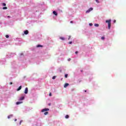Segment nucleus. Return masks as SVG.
<instances>
[{
  "instance_id": "1",
  "label": "nucleus",
  "mask_w": 126,
  "mask_h": 126,
  "mask_svg": "<svg viewBox=\"0 0 126 126\" xmlns=\"http://www.w3.org/2000/svg\"><path fill=\"white\" fill-rule=\"evenodd\" d=\"M112 22L111 20H108L105 21L106 23L108 24V29H111V22Z\"/></svg>"
},
{
  "instance_id": "2",
  "label": "nucleus",
  "mask_w": 126,
  "mask_h": 126,
  "mask_svg": "<svg viewBox=\"0 0 126 126\" xmlns=\"http://www.w3.org/2000/svg\"><path fill=\"white\" fill-rule=\"evenodd\" d=\"M93 10V8H90L87 11H86V13H89L90 11H92Z\"/></svg>"
},
{
  "instance_id": "3",
  "label": "nucleus",
  "mask_w": 126,
  "mask_h": 126,
  "mask_svg": "<svg viewBox=\"0 0 126 126\" xmlns=\"http://www.w3.org/2000/svg\"><path fill=\"white\" fill-rule=\"evenodd\" d=\"M49 108H44L41 110L42 113H43V112H47V111H49Z\"/></svg>"
},
{
  "instance_id": "4",
  "label": "nucleus",
  "mask_w": 126,
  "mask_h": 126,
  "mask_svg": "<svg viewBox=\"0 0 126 126\" xmlns=\"http://www.w3.org/2000/svg\"><path fill=\"white\" fill-rule=\"evenodd\" d=\"M28 93V88H26L25 90V94H27Z\"/></svg>"
},
{
  "instance_id": "5",
  "label": "nucleus",
  "mask_w": 126,
  "mask_h": 126,
  "mask_svg": "<svg viewBox=\"0 0 126 126\" xmlns=\"http://www.w3.org/2000/svg\"><path fill=\"white\" fill-rule=\"evenodd\" d=\"M24 34H25V35H28V34H29V32L28 30H26L24 32Z\"/></svg>"
},
{
  "instance_id": "6",
  "label": "nucleus",
  "mask_w": 126,
  "mask_h": 126,
  "mask_svg": "<svg viewBox=\"0 0 126 126\" xmlns=\"http://www.w3.org/2000/svg\"><path fill=\"white\" fill-rule=\"evenodd\" d=\"M68 85H69V84L68 83H65L64 85V88H66V87H67V86H68Z\"/></svg>"
},
{
  "instance_id": "7",
  "label": "nucleus",
  "mask_w": 126,
  "mask_h": 126,
  "mask_svg": "<svg viewBox=\"0 0 126 126\" xmlns=\"http://www.w3.org/2000/svg\"><path fill=\"white\" fill-rule=\"evenodd\" d=\"M53 14H54V15H56V16H58V13H57V12H56V11H54L53 12Z\"/></svg>"
},
{
  "instance_id": "8",
  "label": "nucleus",
  "mask_w": 126,
  "mask_h": 126,
  "mask_svg": "<svg viewBox=\"0 0 126 126\" xmlns=\"http://www.w3.org/2000/svg\"><path fill=\"white\" fill-rule=\"evenodd\" d=\"M21 88H22V86H20L17 89V91H19V90H21Z\"/></svg>"
},
{
  "instance_id": "9",
  "label": "nucleus",
  "mask_w": 126,
  "mask_h": 126,
  "mask_svg": "<svg viewBox=\"0 0 126 126\" xmlns=\"http://www.w3.org/2000/svg\"><path fill=\"white\" fill-rule=\"evenodd\" d=\"M60 39L61 40H63V41H64L65 40V38H64V37H60Z\"/></svg>"
},
{
  "instance_id": "10",
  "label": "nucleus",
  "mask_w": 126,
  "mask_h": 126,
  "mask_svg": "<svg viewBox=\"0 0 126 126\" xmlns=\"http://www.w3.org/2000/svg\"><path fill=\"white\" fill-rule=\"evenodd\" d=\"M19 104H22V101H18L16 102V105H19Z\"/></svg>"
},
{
  "instance_id": "11",
  "label": "nucleus",
  "mask_w": 126,
  "mask_h": 126,
  "mask_svg": "<svg viewBox=\"0 0 126 126\" xmlns=\"http://www.w3.org/2000/svg\"><path fill=\"white\" fill-rule=\"evenodd\" d=\"M37 48H40V47H41V48H43V45H37L36 46Z\"/></svg>"
},
{
  "instance_id": "12",
  "label": "nucleus",
  "mask_w": 126,
  "mask_h": 126,
  "mask_svg": "<svg viewBox=\"0 0 126 126\" xmlns=\"http://www.w3.org/2000/svg\"><path fill=\"white\" fill-rule=\"evenodd\" d=\"M23 100H24V96H22V97L20 98V101H22Z\"/></svg>"
},
{
  "instance_id": "13",
  "label": "nucleus",
  "mask_w": 126,
  "mask_h": 126,
  "mask_svg": "<svg viewBox=\"0 0 126 126\" xmlns=\"http://www.w3.org/2000/svg\"><path fill=\"white\" fill-rule=\"evenodd\" d=\"M48 114H49V112H47V111H46V112L44 113L45 116H47V115H48Z\"/></svg>"
},
{
  "instance_id": "14",
  "label": "nucleus",
  "mask_w": 126,
  "mask_h": 126,
  "mask_svg": "<svg viewBox=\"0 0 126 126\" xmlns=\"http://www.w3.org/2000/svg\"><path fill=\"white\" fill-rule=\"evenodd\" d=\"M94 26H95V27H99V24H94Z\"/></svg>"
},
{
  "instance_id": "15",
  "label": "nucleus",
  "mask_w": 126,
  "mask_h": 126,
  "mask_svg": "<svg viewBox=\"0 0 126 126\" xmlns=\"http://www.w3.org/2000/svg\"><path fill=\"white\" fill-rule=\"evenodd\" d=\"M65 119H68L69 118V116L68 115H66L65 117Z\"/></svg>"
},
{
  "instance_id": "16",
  "label": "nucleus",
  "mask_w": 126,
  "mask_h": 126,
  "mask_svg": "<svg viewBox=\"0 0 126 126\" xmlns=\"http://www.w3.org/2000/svg\"><path fill=\"white\" fill-rule=\"evenodd\" d=\"M11 117H12V115H9V116H8V119H10V118H11Z\"/></svg>"
},
{
  "instance_id": "17",
  "label": "nucleus",
  "mask_w": 126,
  "mask_h": 126,
  "mask_svg": "<svg viewBox=\"0 0 126 126\" xmlns=\"http://www.w3.org/2000/svg\"><path fill=\"white\" fill-rule=\"evenodd\" d=\"M2 6H6V4H5V3H2Z\"/></svg>"
},
{
  "instance_id": "18",
  "label": "nucleus",
  "mask_w": 126,
  "mask_h": 126,
  "mask_svg": "<svg viewBox=\"0 0 126 126\" xmlns=\"http://www.w3.org/2000/svg\"><path fill=\"white\" fill-rule=\"evenodd\" d=\"M67 76H68L67 74H65V78H67Z\"/></svg>"
},
{
  "instance_id": "19",
  "label": "nucleus",
  "mask_w": 126,
  "mask_h": 126,
  "mask_svg": "<svg viewBox=\"0 0 126 126\" xmlns=\"http://www.w3.org/2000/svg\"><path fill=\"white\" fill-rule=\"evenodd\" d=\"M5 37H6V38H9V35H6Z\"/></svg>"
},
{
  "instance_id": "20",
  "label": "nucleus",
  "mask_w": 126,
  "mask_h": 126,
  "mask_svg": "<svg viewBox=\"0 0 126 126\" xmlns=\"http://www.w3.org/2000/svg\"><path fill=\"white\" fill-rule=\"evenodd\" d=\"M3 9H7V7H3Z\"/></svg>"
},
{
  "instance_id": "21",
  "label": "nucleus",
  "mask_w": 126,
  "mask_h": 126,
  "mask_svg": "<svg viewBox=\"0 0 126 126\" xmlns=\"http://www.w3.org/2000/svg\"><path fill=\"white\" fill-rule=\"evenodd\" d=\"M101 39H102V40H104V39H105V37L102 36V37H101Z\"/></svg>"
},
{
  "instance_id": "22",
  "label": "nucleus",
  "mask_w": 126,
  "mask_h": 126,
  "mask_svg": "<svg viewBox=\"0 0 126 126\" xmlns=\"http://www.w3.org/2000/svg\"><path fill=\"white\" fill-rule=\"evenodd\" d=\"M52 79H56V76H53Z\"/></svg>"
},
{
  "instance_id": "23",
  "label": "nucleus",
  "mask_w": 126,
  "mask_h": 126,
  "mask_svg": "<svg viewBox=\"0 0 126 126\" xmlns=\"http://www.w3.org/2000/svg\"><path fill=\"white\" fill-rule=\"evenodd\" d=\"M89 25H90V26H93V24H92V23H90Z\"/></svg>"
},
{
  "instance_id": "24",
  "label": "nucleus",
  "mask_w": 126,
  "mask_h": 126,
  "mask_svg": "<svg viewBox=\"0 0 126 126\" xmlns=\"http://www.w3.org/2000/svg\"><path fill=\"white\" fill-rule=\"evenodd\" d=\"M68 44H72V41H70L68 42Z\"/></svg>"
},
{
  "instance_id": "25",
  "label": "nucleus",
  "mask_w": 126,
  "mask_h": 126,
  "mask_svg": "<svg viewBox=\"0 0 126 126\" xmlns=\"http://www.w3.org/2000/svg\"><path fill=\"white\" fill-rule=\"evenodd\" d=\"M71 37V36L70 35H69V36H68V40H69V39H70Z\"/></svg>"
},
{
  "instance_id": "26",
  "label": "nucleus",
  "mask_w": 126,
  "mask_h": 126,
  "mask_svg": "<svg viewBox=\"0 0 126 126\" xmlns=\"http://www.w3.org/2000/svg\"><path fill=\"white\" fill-rule=\"evenodd\" d=\"M96 2H97V3H99V1H98V0H95Z\"/></svg>"
},
{
  "instance_id": "27",
  "label": "nucleus",
  "mask_w": 126,
  "mask_h": 126,
  "mask_svg": "<svg viewBox=\"0 0 126 126\" xmlns=\"http://www.w3.org/2000/svg\"><path fill=\"white\" fill-rule=\"evenodd\" d=\"M49 96L51 97V96H52V93H50V94H49Z\"/></svg>"
},
{
  "instance_id": "28",
  "label": "nucleus",
  "mask_w": 126,
  "mask_h": 126,
  "mask_svg": "<svg viewBox=\"0 0 126 126\" xmlns=\"http://www.w3.org/2000/svg\"><path fill=\"white\" fill-rule=\"evenodd\" d=\"M21 123H22V120L20 121V125H21Z\"/></svg>"
},
{
  "instance_id": "29",
  "label": "nucleus",
  "mask_w": 126,
  "mask_h": 126,
  "mask_svg": "<svg viewBox=\"0 0 126 126\" xmlns=\"http://www.w3.org/2000/svg\"><path fill=\"white\" fill-rule=\"evenodd\" d=\"M75 54H78V51L75 52Z\"/></svg>"
},
{
  "instance_id": "30",
  "label": "nucleus",
  "mask_w": 126,
  "mask_h": 126,
  "mask_svg": "<svg viewBox=\"0 0 126 126\" xmlns=\"http://www.w3.org/2000/svg\"><path fill=\"white\" fill-rule=\"evenodd\" d=\"M7 18H10V16H7Z\"/></svg>"
},
{
  "instance_id": "31",
  "label": "nucleus",
  "mask_w": 126,
  "mask_h": 126,
  "mask_svg": "<svg viewBox=\"0 0 126 126\" xmlns=\"http://www.w3.org/2000/svg\"><path fill=\"white\" fill-rule=\"evenodd\" d=\"M12 84V82H10V85H11Z\"/></svg>"
},
{
  "instance_id": "32",
  "label": "nucleus",
  "mask_w": 126,
  "mask_h": 126,
  "mask_svg": "<svg viewBox=\"0 0 126 126\" xmlns=\"http://www.w3.org/2000/svg\"><path fill=\"white\" fill-rule=\"evenodd\" d=\"M70 23H73V22L72 21H71Z\"/></svg>"
},
{
  "instance_id": "33",
  "label": "nucleus",
  "mask_w": 126,
  "mask_h": 126,
  "mask_svg": "<svg viewBox=\"0 0 126 126\" xmlns=\"http://www.w3.org/2000/svg\"><path fill=\"white\" fill-rule=\"evenodd\" d=\"M70 58H69L68 59V62H69V61H70Z\"/></svg>"
},
{
  "instance_id": "34",
  "label": "nucleus",
  "mask_w": 126,
  "mask_h": 126,
  "mask_svg": "<svg viewBox=\"0 0 126 126\" xmlns=\"http://www.w3.org/2000/svg\"><path fill=\"white\" fill-rule=\"evenodd\" d=\"M49 106H51V105H52V104L51 103H49Z\"/></svg>"
},
{
  "instance_id": "35",
  "label": "nucleus",
  "mask_w": 126,
  "mask_h": 126,
  "mask_svg": "<svg viewBox=\"0 0 126 126\" xmlns=\"http://www.w3.org/2000/svg\"><path fill=\"white\" fill-rule=\"evenodd\" d=\"M17 121V119H15V122H16Z\"/></svg>"
},
{
  "instance_id": "36",
  "label": "nucleus",
  "mask_w": 126,
  "mask_h": 126,
  "mask_svg": "<svg viewBox=\"0 0 126 126\" xmlns=\"http://www.w3.org/2000/svg\"><path fill=\"white\" fill-rule=\"evenodd\" d=\"M114 23H116V20H114Z\"/></svg>"
},
{
  "instance_id": "37",
  "label": "nucleus",
  "mask_w": 126,
  "mask_h": 126,
  "mask_svg": "<svg viewBox=\"0 0 126 126\" xmlns=\"http://www.w3.org/2000/svg\"><path fill=\"white\" fill-rule=\"evenodd\" d=\"M81 72L83 71V70H81Z\"/></svg>"
},
{
  "instance_id": "38",
  "label": "nucleus",
  "mask_w": 126,
  "mask_h": 126,
  "mask_svg": "<svg viewBox=\"0 0 126 126\" xmlns=\"http://www.w3.org/2000/svg\"><path fill=\"white\" fill-rule=\"evenodd\" d=\"M85 92H86V90L85 91Z\"/></svg>"
}]
</instances>
